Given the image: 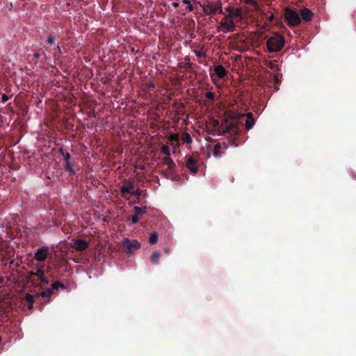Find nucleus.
I'll return each instance as SVG.
<instances>
[{
  "label": "nucleus",
  "mask_w": 356,
  "mask_h": 356,
  "mask_svg": "<svg viewBox=\"0 0 356 356\" xmlns=\"http://www.w3.org/2000/svg\"><path fill=\"white\" fill-rule=\"evenodd\" d=\"M24 300L27 303L34 302V296L29 293H26Z\"/></svg>",
  "instance_id": "27"
},
{
  "label": "nucleus",
  "mask_w": 356,
  "mask_h": 356,
  "mask_svg": "<svg viewBox=\"0 0 356 356\" xmlns=\"http://www.w3.org/2000/svg\"><path fill=\"white\" fill-rule=\"evenodd\" d=\"M58 152L63 156V159L65 163V166L64 168L65 170L70 172L72 175H75L76 171L73 165L70 163V154L66 150H65V149L63 147L58 148Z\"/></svg>",
  "instance_id": "4"
},
{
  "label": "nucleus",
  "mask_w": 356,
  "mask_h": 356,
  "mask_svg": "<svg viewBox=\"0 0 356 356\" xmlns=\"http://www.w3.org/2000/svg\"><path fill=\"white\" fill-rule=\"evenodd\" d=\"M181 140H182L183 143H187V144H191L193 142L192 137L187 132H184L182 134Z\"/></svg>",
  "instance_id": "21"
},
{
  "label": "nucleus",
  "mask_w": 356,
  "mask_h": 356,
  "mask_svg": "<svg viewBox=\"0 0 356 356\" xmlns=\"http://www.w3.org/2000/svg\"><path fill=\"white\" fill-rule=\"evenodd\" d=\"M57 49H58L59 51L60 50V47H59L58 45L57 46Z\"/></svg>",
  "instance_id": "45"
},
{
  "label": "nucleus",
  "mask_w": 356,
  "mask_h": 356,
  "mask_svg": "<svg viewBox=\"0 0 356 356\" xmlns=\"http://www.w3.org/2000/svg\"><path fill=\"white\" fill-rule=\"evenodd\" d=\"M138 215H136V213H135V215L132 216L129 219L131 220V224L134 225V224H136L138 222Z\"/></svg>",
  "instance_id": "34"
},
{
  "label": "nucleus",
  "mask_w": 356,
  "mask_h": 356,
  "mask_svg": "<svg viewBox=\"0 0 356 356\" xmlns=\"http://www.w3.org/2000/svg\"><path fill=\"white\" fill-rule=\"evenodd\" d=\"M193 53L198 58H204L206 56V54L204 52L199 50L194 49Z\"/></svg>",
  "instance_id": "33"
},
{
  "label": "nucleus",
  "mask_w": 356,
  "mask_h": 356,
  "mask_svg": "<svg viewBox=\"0 0 356 356\" xmlns=\"http://www.w3.org/2000/svg\"><path fill=\"white\" fill-rule=\"evenodd\" d=\"M214 72L220 79L224 78L227 74V71L222 65L216 66L214 68Z\"/></svg>",
  "instance_id": "16"
},
{
  "label": "nucleus",
  "mask_w": 356,
  "mask_h": 356,
  "mask_svg": "<svg viewBox=\"0 0 356 356\" xmlns=\"http://www.w3.org/2000/svg\"><path fill=\"white\" fill-rule=\"evenodd\" d=\"M275 89L276 90H277L279 89V88L276 86V87L275 88Z\"/></svg>",
  "instance_id": "46"
},
{
  "label": "nucleus",
  "mask_w": 356,
  "mask_h": 356,
  "mask_svg": "<svg viewBox=\"0 0 356 356\" xmlns=\"http://www.w3.org/2000/svg\"><path fill=\"white\" fill-rule=\"evenodd\" d=\"M284 18L290 26H296L301 22L300 15L290 8H285Z\"/></svg>",
  "instance_id": "2"
},
{
  "label": "nucleus",
  "mask_w": 356,
  "mask_h": 356,
  "mask_svg": "<svg viewBox=\"0 0 356 356\" xmlns=\"http://www.w3.org/2000/svg\"><path fill=\"white\" fill-rule=\"evenodd\" d=\"M8 99V97L6 95H2V102H6L7 100Z\"/></svg>",
  "instance_id": "39"
},
{
  "label": "nucleus",
  "mask_w": 356,
  "mask_h": 356,
  "mask_svg": "<svg viewBox=\"0 0 356 356\" xmlns=\"http://www.w3.org/2000/svg\"><path fill=\"white\" fill-rule=\"evenodd\" d=\"M170 140L172 142V144L175 147H178L179 146V136L177 134H171L170 136Z\"/></svg>",
  "instance_id": "20"
},
{
  "label": "nucleus",
  "mask_w": 356,
  "mask_h": 356,
  "mask_svg": "<svg viewBox=\"0 0 356 356\" xmlns=\"http://www.w3.org/2000/svg\"><path fill=\"white\" fill-rule=\"evenodd\" d=\"M193 63H189L188 62L186 65H185V67L186 70H193Z\"/></svg>",
  "instance_id": "36"
},
{
  "label": "nucleus",
  "mask_w": 356,
  "mask_h": 356,
  "mask_svg": "<svg viewBox=\"0 0 356 356\" xmlns=\"http://www.w3.org/2000/svg\"><path fill=\"white\" fill-rule=\"evenodd\" d=\"M33 56H34V58H38L40 57V54L38 52H35V53H34Z\"/></svg>",
  "instance_id": "40"
},
{
  "label": "nucleus",
  "mask_w": 356,
  "mask_h": 356,
  "mask_svg": "<svg viewBox=\"0 0 356 356\" xmlns=\"http://www.w3.org/2000/svg\"><path fill=\"white\" fill-rule=\"evenodd\" d=\"M280 82L278 76V73L274 75V83L275 84H278Z\"/></svg>",
  "instance_id": "37"
},
{
  "label": "nucleus",
  "mask_w": 356,
  "mask_h": 356,
  "mask_svg": "<svg viewBox=\"0 0 356 356\" xmlns=\"http://www.w3.org/2000/svg\"><path fill=\"white\" fill-rule=\"evenodd\" d=\"M205 97L208 99L213 101L215 99V93L213 92L208 91L205 93Z\"/></svg>",
  "instance_id": "32"
},
{
  "label": "nucleus",
  "mask_w": 356,
  "mask_h": 356,
  "mask_svg": "<svg viewBox=\"0 0 356 356\" xmlns=\"http://www.w3.org/2000/svg\"><path fill=\"white\" fill-rule=\"evenodd\" d=\"M234 17L241 19L243 17V9L241 8H234L232 14V18Z\"/></svg>",
  "instance_id": "24"
},
{
  "label": "nucleus",
  "mask_w": 356,
  "mask_h": 356,
  "mask_svg": "<svg viewBox=\"0 0 356 356\" xmlns=\"http://www.w3.org/2000/svg\"><path fill=\"white\" fill-rule=\"evenodd\" d=\"M162 164L166 165L170 168H176V164L170 156H165L162 159Z\"/></svg>",
  "instance_id": "19"
},
{
  "label": "nucleus",
  "mask_w": 356,
  "mask_h": 356,
  "mask_svg": "<svg viewBox=\"0 0 356 356\" xmlns=\"http://www.w3.org/2000/svg\"><path fill=\"white\" fill-rule=\"evenodd\" d=\"M147 207L146 206L144 207H134V211L136 213V215H140L142 213H145L147 211Z\"/></svg>",
  "instance_id": "25"
},
{
  "label": "nucleus",
  "mask_w": 356,
  "mask_h": 356,
  "mask_svg": "<svg viewBox=\"0 0 356 356\" xmlns=\"http://www.w3.org/2000/svg\"><path fill=\"white\" fill-rule=\"evenodd\" d=\"M182 3L185 5H186V9L191 12L193 10V5L191 3L190 1L189 0H182Z\"/></svg>",
  "instance_id": "29"
},
{
  "label": "nucleus",
  "mask_w": 356,
  "mask_h": 356,
  "mask_svg": "<svg viewBox=\"0 0 356 356\" xmlns=\"http://www.w3.org/2000/svg\"><path fill=\"white\" fill-rule=\"evenodd\" d=\"M141 193H142V191L140 188H138L135 191L132 190L130 195L136 196L138 199H140Z\"/></svg>",
  "instance_id": "30"
},
{
  "label": "nucleus",
  "mask_w": 356,
  "mask_h": 356,
  "mask_svg": "<svg viewBox=\"0 0 356 356\" xmlns=\"http://www.w3.org/2000/svg\"><path fill=\"white\" fill-rule=\"evenodd\" d=\"M158 241V234L156 232L152 233L150 235L149 242L151 245L156 244Z\"/></svg>",
  "instance_id": "26"
},
{
  "label": "nucleus",
  "mask_w": 356,
  "mask_h": 356,
  "mask_svg": "<svg viewBox=\"0 0 356 356\" xmlns=\"http://www.w3.org/2000/svg\"><path fill=\"white\" fill-rule=\"evenodd\" d=\"M140 248V243L136 240L124 238L122 241L120 248L125 252L131 254Z\"/></svg>",
  "instance_id": "3"
},
{
  "label": "nucleus",
  "mask_w": 356,
  "mask_h": 356,
  "mask_svg": "<svg viewBox=\"0 0 356 356\" xmlns=\"http://www.w3.org/2000/svg\"><path fill=\"white\" fill-rule=\"evenodd\" d=\"M161 152L166 156H170V150L168 146L167 145H163L161 147Z\"/></svg>",
  "instance_id": "28"
},
{
  "label": "nucleus",
  "mask_w": 356,
  "mask_h": 356,
  "mask_svg": "<svg viewBox=\"0 0 356 356\" xmlns=\"http://www.w3.org/2000/svg\"><path fill=\"white\" fill-rule=\"evenodd\" d=\"M204 12L206 15H216V13L222 14V3L218 1L216 5L209 3L203 8Z\"/></svg>",
  "instance_id": "6"
},
{
  "label": "nucleus",
  "mask_w": 356,
  "mask_h": 356,
  "mask_svg": "<svg viewBox=\"0 0 356 356\" xmlns=\"http://www.w3.org/2000/svg\"><path fill=\"white\" fill-rule=\"evenodd\" d=\"M172 6L175 7V8H177L179 6V3L173 2L172 3Z\"/></svg>",
  "instance_id": "42"
},
{
  "label": "nucleus",
  "mask_w": 356,
  "mask_h": 356,
  "mask_svg": "<svg viewBox=\"0 0 356 356\" xmlns=\"http://www.w3.org/2000/svg\"><path fill=\"white\" fill-rule=\"evenodd\" d=\"M300 15L305 22H310L313 17V13L309 8H305L301 10Z\"/></svg>",
  "instance_id": "15"
},
{
  "label": "nucleus",
  "mask_w": 356,
  "mask_h": 356,
  "mask_svg": "<svg viewBox=\"0 0 356 356\" xmlns=\"http://www.w3.org/2000/svg\"><path fill=\"white\" fill-rule=\"evenodd\" d=\"M277 60H272V61H268L267 63H266V66L273 70L274 72H277V71H279V68L277 67Z\"/></svg>",
  "instance_id": "22"
},
{
  "label": "nucleus",
  "mask_w": 356,
  "mask_h": 356,
  "mask_svg": "<svg viewBox=\"0 0 356 356\" xmlns=\"http://www.w3.org/2000/svg\"><path fill=\"white\" fill-rule=\"evenodd\" d=\"M134 188V181L125 180L124 184L120 188L121 196L124 198L128 199L127 194H130Z\"/></svg>",
  "instance_id": "10"
},
{
  "label": "nucleus",
  "mask_w": 356,
  "mask_h": 356,
  "mask_svg": "<svg viewBox=\"0 0 356 356\" xmlns=\"http://www.w3.org/2000/svg\"><path fill=\"white\" fill-rule=\"evenodd\" d=\"M247 120L245 122V127L247 130H250L252 128L254 124V120L253 118V114L252 113H248L246 114Z\"/></svg>",
  "instance_id": "18"
},
{
  "label": "nucleus",
  "mask_w": 356,
  "mask_h": 356,
  "mask_svg": "<svg viewBox=\"0 0 356 356\" xmlns=\"http://www.w3.org/2000/svg\"><path fill=\"white\" fill-rule=\"evenodd\" d=\"M4 282V277L0 276V284H3Z\"/></svg>",
  "instance_id": "43"
},
{
  "label": "nucleus",
  "mask_w": 356,
  "mask_h": 356,
  "mask_svg": "<svg viewBox=\"0 0 356 356\" xmlns=\"http://www.w3.org/2000/svg\"><path fill=\"white\" fill-rule=\"evenodd\" d=\"M229 22H220V26L222 28V31L224 33L232 32L236 30V25L233 21V19H229Z\"/></svg>",
  "instance_id": "14"
},
{
  "label": "nucleus",
  "mask_w": 356,
  "mask_h": 356,
  "mask_svg": "<svg viewBox=\"0 0 356 356\" xmlns=\"http://www.w3.org/2000/svg\"><path fill=\"white\" fill-rule=\"evenodd\" d=\"M72 247L76 251H83L88 248V243L83 239H76L72 244Z\"/></svg>",
  "instance_id": "12"
},
{
  "label": "nucleus",
  "mask_w": 356,
  "mask_h": 356,
  "mask_svg": "<svg viewBox=\"0 0 356 356\" xmlns=\"http://www.w3.org/2000/svg\"><path fill=\"white\" fill-rule=\"evenodd\" d=\"M48 252L49 248L47 246H42L37 250L33 258L38 261H44L48 256Z\"/></svg>",
  "instance_id": "11"
},
{
  "label": "nucleus",
  "mask_w": 356,
  "mask_h": 356,
  "mask_svg": "<svg viewBox=\"0 0 356 356\" xmlns=\"http://www.w3.org/2000/svg\"><path fill=\"white\" fill-rule=\"evenodd\" d=\"M59 286H61V282L58 281L56 282L51 285V288H47L42 290L40 293H38L37 296L43 298H49L53 294L54 289L57 290L59 289Z\"/></svg>",
  "instance_id": "9"
},
{
  "label": "nucleus",
  "mask_w": 356,
  "mask_h": 356,
  "mask_svg": "<svg viewBox=\"0 0 356 356\" xmlns=\"http://www.w3.org/2000/svg\"><path fill=\"white\" fill-rule=\"evenodd\" d=\"M33 277H37L38 280H40L41 284L43 285H48L49 283V280L48 277L45 275L44 271L41 268H38V270L35 273H29V278H31Z\"/></svg>",
  "instance_id": "8"
},
{
  "label": "nucleus",
  "mask_w": 356,
  "mask_h": 356,
  "mask_svg": "<svg viewBox=\"0 0 356 356\" xmlns=\"http://www.w3.org/2000/svg\"><path fill=\"white\" fill-rule=\"evenodd\" d=\"M285 44V39L282 35L275 33L266 41L268 52H277L280 51Z\"/></svg>",
  "instance_id": "1"
},
{
  "label": "nucleus",
  "mask_w": 356,
  "mask_h": 356,
  "mask_svg": "<svg viewBox=\"0 0 356 356\" xmlns=\"http://www.w3.org/2000/svg\"><path fill=\"white\" fill-rule=\"evenodd\" d=\"M234 8L228 6L225 8V10L229 13L228 16L226 17L227 19H232V14Z\"/></svg>",
  "instance_id": "31"
},
{
  "label": "nucleus",
  "mask_w": 356,
  "mask_h": 356,
  "mask_svg": "<svg viewBox=\"0 0 356 356\" xmlns=\"http://www.w3.org/2000/svg\"><path fill=\"white\" fill-rule=\"evenodd\" d=\"M227 147L228 146H227V145L225 143H216L214 145V147H213V155L215 156H220V155H221L220 149H222V147H223L225 149H226L227 148Z\"/></svg>",
  "instance_id": "17"
},
{
  "label": "nucleus",
  "mask_w": 356,
  "mask_h": 356,
  "mask_svg": "<svg viewBox=\"0 0 356 356\" xmlns=\"http://www.w3.org/2000/svg\"><path fill=\"white\" fill-rule=\"evenodd\" d=\"M47 42L51 45L54 44L55 42V37H54L52 35H50L47 39Z\"/></svg>",
  "instance_id": "35"
},
{
  "label": "nucleus",
  "mask_w": 356,
  "mask_h": 356,
  "mask_svg": "<svg viewBox=\"0 0 356 356\" xmlns=\"http://www.w3.org/2000/svg\"><path fill=\"white\" fill-rule=\"evenodd\" d=\"M224 134H228L231 136H238L241 133V130L238 126L236 120L229 122L226 120V125L223 130Z\"/></svg>",
  "instance_id": "5"
},
{
  "label": "nucleus",
  "mask_w": 356,
  "mask_h": 356,
  "mask_svg": "<svg viewBox=\"0 0 356 356\" xmlns=\"http://www.w3.org/2000/svg\"><path fill=\"white\" fill-rule=\"evenodd\" d=\"M165 251L166 252H168L169 250H168V249H167V248H166V249H165Z\"/></svg>",
  "instance_id": "47"
},
{
  "label": "nucleus",
  "mask_w": 356,
  "mask_h": 356,
  "mask_svg": "<svg viewBox=\"0 0 356 356\" xmlns=\"http://www.w3.org/2000/svg\"><path fill=\"white\" fill-rule=\"evenodd\" d=\"M161 175L166 179H176L179 175L177 174L176 168H170V167L166 170H163L161 172Z\"/></svg>",
  "instance_id": "13"
},
{
  "label": "nucleus",
  "mask_w": 356,
  "mask_h": 356,
  "mask_svg": "<svg viewBox=\"0 0 356 356\" xmlns=\"http://www.w3.org/2000/svg\"><path fill=\"white\" fill-rule=\"evenodd\" d=\"M33 302H31V303H28V309H31L33 308Z\"/></svg>",
  "instance_id": "41"
},
{
  "label": "nucleus",
  "mask_w": 356,
  "mask_h": 356,
  "mask_svg": "<svg viewBox=\"0 0 356 356\" xmlns=\"http://www.w3.org/2000/svg\"><path fill=\"white\" fill-rule=\"evenodd\" d=\"M185 165L193 175H195L198 172L199 165L197 163V159L193 156H188Z\"/></svg>",
  "instance_id": "7"
},
{
  "label": "nucleus",
  "mask_w": 356,
  "mask_h": 356,
  "mask_svg": "<svg viewBox=\"0 0 356 356\" xmlns=\"http://www.w3.org/2000/svg\"><path fill=\"white\" fill-rule=\"evenodd\" d=\"M266 18L269 22H272L274 19V15L271 14L270 15H267Z\"/></svg>",
  "instance_id": "38"
},
{
  "label": "nucleus",
  "mask_w": 356,
  "mask_h": 356,
  "mask_svg": "<svg viewBox=\"0 0 356 356\" xmlns=\"http://www.w3.org/2000/svg\"><path fill=\"white\" fill-rule=\"evenodd\" d=\"M59 288L64 289H65V286L63 283H61V286H59Z\"/></svg>",
  "instance_id": "44"
},
{
  "label": "nucleus",
  "mask_w": 356,
  "mask_h": 356,
  "mask_svg": "<svg viewBox=\"0 0 356 356\" xmlns=\"http://www.w3.org/2000/svg\"><path fill=\"white\" fill-rule=\"evenodd\" d=\"M160 257H161L160 252H154L150 257V261L154 264H158L159 261Z\"/></svg>",
  "instance_id": "23"
}]
</instances>
